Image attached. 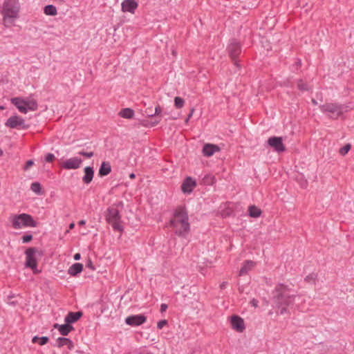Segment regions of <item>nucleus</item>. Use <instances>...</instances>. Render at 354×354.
Masks as SVG:
<instances>
[{"instance_id":"45","label":"nucleus","mask_w":354,"mask_h":354,"mask_svg":"<svg viewBox=\"0 0 354 354\" xmlns=\"http://www.w3.org/2000/svg\"><path fill=\"white\" fill-rule=\"evenodd\" d=\"M305 280L308 282L311 281L315 282V276L313 274L308 275L306 277Z\"/></svg>"},{"instance_id":"11","label":"nucleus","mask_w":354,"mask_h":354,"mask_svg":"<svg viewBox=\"0 0 354 354\" xmlns=\"http://www.w3.org/2000/svg\"><path fill=\"white\" fill-rule=\"evenodd\" d=\"M228 53L229 55L234 61V64L237 65V61L236 60V58L241 53V47L239 43L235 41L231 42L228 46Z\"/></svg>"},{"instance_id":"22","label":"nucleus","mask_w":354,"mask_h":354,"mask_svg":"<svg viewBox=\"0 0 354 354\" xmlns=\"http://www.w3.org/2000/svg\"><path fill=\"white\" fill-rule=\"evenodd\" d=\"M111 171V166L109 162H102L99 169V176H104Z\"/></svg>"},{"instance_id":"17","label":"nucleus","mask_w":354,"mask_h":354,"mask_svg":"<svg viewBox=\"0 0 354 354\" xmlns=\"http://www.w3.org/2000/svg\"><path fill=\"white\" fill-rule=\"evenodd\" d=\"M21 218V223L24 226L26 227H36L37 223L33 220L32 217L26 214H20Z\"/></svg>"},{"instance_id":"26","label":"nucleus","mask_w":354,"mask_h":354,"mask_svg":"<svg viewBox=\"0 0 354 354\" xmlns=\"http://www.w3.org/2000/svg\"><path fill=\"white\" fill-rule=\"evenodd\" d=\"M119 115L124 118H132L134 115V112L129 108L123 109L119 113Z\"/></svg>"},{"instance_id":"18","label":"nucleus","mask_w":354,"mask_h":354,"mask_svg":"<svg viewBox=\"0 0 354 354\" xmlns=\"http://www.w3.org/2000/svg\"><path fill=\"white\" fill-rule=\"evenodd\" d=\"M82 316L81 311L70 312L65 317V322L67 324H72L77 322Z\"/></svg>"},{"instance_id":"7","label":"nucleus","mask_w":354,"mask_h":354,"mask_svg":"<svg viewBox=\"0 0 354 354\" xmlns=\"http://www.w3.org/2000/svg\"><path fill=\"white\" fill-rule=\"evenodd\" d=\"M6 125L12 129L21 128L26 129L28 128V125L25 124L24 120L17 115L9 118L6 122Z\"/></svg>"},{"instance_id":"49","label":"nucleus","mask_w":354,"mask_h":354,"mask_svg":"<svg viewBox=\"0 0 354 354\" xmlns=\"http://www.w3.org/2000/svg\"><path fill=\"white\" fill-rule=\"evenodd\" d=\"M227 283L226 281H223L221 285H220V288L221 289H223L226 287Z\"/></svg>"},{"instance_id":"13","label":"nucleus","mask_w":354,"mask_h":354,"mask_svg":"<svg viewBox=\"0 0 354 354\" xmlns=\"http://www.w3.org/2000/svg\"><path fill=\"white\" fill-rule=\"evenodd\" d=\"M231 324L232 328L237 332L241 333L245 329L243 319L237 315H234L232 317Z\"/></svg>"},{"instance_id":"1","label":"nucleus","mask_w":354,"mask_h":354,"mask_svg":"<svg viewBox=\"0 0 354 354\" xmlns=\"http://www.w3.org/2000/svg\"><path fill=\"white\" fill-rule=\"evenodd\" d=\"M295 297V291L288 285L280 283L275 287L272 300L276 307L280 309L281 315L288 313L287 307L294 302Z\"/></svg>"},{"instance_id":"48","label":"nucleus","mask_w":354,"mask_h":354,"mask_svg":"<svg viewBox=\"0 0 354 354\" xmlns=\"http://www.w3.org/2000/svg\"><path fill=\"white\" fill-rule=\"evenodd\" d=\"M80 257H81V256H80V254H79V253H77L74 255V259L76 261L80 260Z\"/></svg>"},{"instance_id":"58","label":"nucleus","mask_w":354,"mask_h":354,"mask_svg":"<svg viewBox=\"0 0 354 354\" xmlns=\"http://www.w3.org/2000/svg\"><path fill=\"white\" fill-rule=\"evenodd\" d=\"M0 109L3 110V109H4V107L3 106H1Z\"/></svg>"},{"instance_id":"10","label":"nucleus","mask_w":354,"mask_h":354,"mask_svg":"<svg viewBox=\"0 0 354 354\" xmlns=\"http://www.w3.org/2000/svg\"><path fill=\"white\" fill-rule=\"evenodd\" d=\"M82 162V160L77 157L71 158L67 159L62 163V167L66 169H77Z\"/></svg>"},{"instance_id":"4","label":"nucleus","mask_w":354,"mask_h":354,"mask_svg":"<svg viewBox=\"0 0 354 354\" xmlns=\"http://www.w3.org/2000/svg\"><path fill=\"white\" fill-rule=\"evenodd\" d=\"M321 110L332 119H337L344 112L351 109L350 106L338 104H326L320 106Z\"/></svg>"},{"instance_id":"31","label":"nucleus","mask_w":354,"mask_h":354,"mask_svg":"<svg viewBox=\"0 0 354 354\" xmlns=\"http://www.w3.org/2000/svg\"><path fill=\"white\" fill-rule=\"evenodd\" d=\"M31 190L37 194H42L40 183L37 182L32 183L30 186Z\"/></svg>"},{"instance_id":"27","label":"nucleus","mask_w":354,"mask_h":354,"mask_svg":"<svg viewBox=\"0 0 354 354\" xmlns=\"http://www.w3.org/2000/svg\"><path fill=\"white\" fill-rule=\"evenodd\" d=\"M72 330H73V327L66 323L59 326V331L62 335H67Z\"/></svg>"},{"instance_id":"34","label":"nucleus","mask_w":354,"mask_h":354,"mask_svg":"<svg viewBox=\"0 0 354 354\" xmlns=\"http://www.w3.org/2000/svg\"><path fill=\"white\" fill-rule=\"evenodd\" d=\"M203 182L205 184L212 185L214 182V177L211 175H207L204 177Z\"/></svg>"},{"instance_id":"23","label":"nucleus","mask_w":354,"mask_h":354,"mask_svg":"<svg viewBox=\"0 0 354 354\" xmlns=\"http://www.w3.org/2000/svg\"><path fill=\"white\" fill-rule=\"evenodd\" d=\"M83 270V265L80 263H76L72 265L68 270V273L71 276H75L78 273H80Z\"/></svg>"},{"instance_id":"14","label":"nucleus","mask_w":354,"mask_h":354,"mask_svg":"<svg viewBox=\"0 0 354 354\" xmlns=\"http://www.w3.org/2000/svg\"><path fill=\"white\" fill-rule=\"evenodd\" d=\"M196 185V181L191 177H187L182 184V191L185 193H190Z\"/></svg>"},{"instance_id":"2","label":"nucleus","mask_w":354,"mask_h":354,"mask_svg":"<svg viewBox=\"0 0 354 354\" xmlns=\"http://www.w3.org/2000/svg\"><path fill=\"white\" fill-rule=\"evenodd\" d=\"M170 226L174 229V233L178 236L185 237L189 231L190 225L188 221V215L186 209L178 207L174 213L170 221Z\"/></svg>"},{"instance_id":"3","label":"nucleus","mask_w":354,"mask_h":354,"mask_svg":"<svg viewBox=\"0 0 354 354\" xmlns=\"http://www.w3.org/2000/svg\"><path fill=\"white\" fill-rule=\"evenodd\" d=\"M20 5L18 0H6L1 13L3 16V25L6 28L15 26V21L19 17Z\"/></svg>"},{"instance_id":"36","label":"nucleus","mask_w":354,"mask_h":354,"mask_svg":"<svg viewBox=\"0 0 354 354\" xmlns=\"http://www.w3.org/2000/svg\"><path fill=\"white\" fill-rule=\"evenodd\" d=\"M80 155L82 156H84L86 158H91L93 156V152L92 151H90V152H84L83 151H79L78 153Z\"/></svg>"},{"instance_id":"9","label":"nucleus","mask_w":354,"mask_h":354,"mask_svg":"<svg viewBox=\"0 0 354 354\" xmlns=\"http://www.w3.org/2000/svg\"><path fill=\"white\" fill-rule=\"evenodd\" d=\"M146 317L143 315H136L129 316L126 318L127 324L132 326H140L146 322Z\"/></svg>"},{"instance_id":"33","label":"nucleus","mask_w":354,"mask_h":354,"mask_svg":"<svg viewBox=\"0 0 354 354\" xmlns=\"http://www.w3.org/2000/svg\"><path fill=\"white\" fill-rule=\"evenodd\" d=\"M351 148V145L350 144H346L339 149V153L342 156H345L350 151Z\"/></svg>"},{"instance_id":"39","label":"nucleus","mask_w":354,"mask_h":354,"mask_svg":"<svg viewBox=\"0 0 354 354\" xmlns=\"http://www.w3.org/2000/svg\"><path fill=\"white\" fill-rule=\"evenodd\" d=\"M167 324V321L166 319L161 320L158 322L157 327L159 329H161L163 326Z\"/></svg>"},{"instance_id":"40","label":"nucleus","mask_w":354,"mask_h":354,"mask_svg":"<svg viewBox=\"0 0 354 354\" xmlns=\"http://www.w3.org/2000/svg\"><path fill=\"white\" fill-rule=\"evenodd\" d=\"M34 165V162L32 160H29L26 162V165L24 167V170L28 169L30 167Z\"/></svg>"},{"instance_id":"46","label":"nucleus","mask_w":354,"mask_h":354,"mask_svg":"<svg viewBox=\"0 0 354 354\" xmlns=\"http://www.w3.org/2000/svg\"><path fill=\"white\" fill-rule=\"evenodd\" d=\"M167 309V305L165 304H162L160 306V312L163 313Z\"/></svg>"},{"instance_id":"41","label":"nucleus","mask_w":354,"mask_h":354,"mask_svg":"<svg viewBox=\"0 0 354 354\" xmlns=\"http://www.w3.org/2000/svg\"><path fill=\"white\" fill-rule=\"evenodd\" d=\"M161 113H162V108L160 106V105H157L155 107V111L153 113V115H160Z\"/></svg>"},{"instance_id":"55","label":"nucleus","mask_w":354,"mask_h":354,"mask_svg":"<svg viewBox=\"0 0 354 354\" xmlns=\"http://www.w3.org/2000/svg\"><path fill=\"white\" fill-rule=\"evenodd\" d=\"M312 102H313V104L314 105H317V101H316L315 100H314V99H313V100H312Z\"/></svg>"},{"instance_id":"44","label":"nucleus","mask_w":354,"mask_h":354,"mask_svg":"<svg viewBox=\"0 0 354 354\" xmlns=\"http://www.w3.org/2000/svg\"><path fill=\"white\" fill-rule=\"evenodd\" d=\"M86 267L90 268L92 270H95V267L91 261V260L89 259L86 264Z\"/></svg>"},{"instance_id":"42","label":"nucleus","mask_w":354,"mask_h":354,"mask_svg":"<svg viewBox=\"0 0 354 354\" xmlns=\"http://www.w3.org/2000/svg\"><path fill=\"white\" fill-rule=\"evenodd\" d=\"M46 161L50 162L55 159V156L53 153H48L46 156Z\"/></svg>"},{"instance_id":"35","label":"nucleus","mask_w":354,"mask_h":354,"mask_svg":"<svg viewBox=\"0 0 354 354\" xmlns=\"http://www.w3.org/2000/svg\"><path fill=\"white\" fill-rule=\"evenodd\" d=\"M297 88L301 91H306L308 90L307 86L306 84L301 80H299L297 83Z\"/></svg>"},{"instance_id":"47","label":"nucleus","mask_w":354,"mask_h":354,"mask_svg":"<svg viewBox=\"0 0 354 354\" xmlns=\"http://www.w3.org/2000/svg\"><path fill=\"white\" fill-rule=\"evenodd\" d=\"M250 304L255 308L258 306V301L255 299H252Z\"/></svg>"},{"instance_id":"12","label":"nucleus","mask_w":354,"mask_h":354,"mask_svg":"<svg viewBox=\"0 0 354 354\" xmlns=\"http://www.w3.org/2000/svg\"><path fill=\"white\" fill-rule=\"evenodd\" d=\"M138 6V3L135 0H124L121 3L122 11L133 14Z\"/></svg>"},{"instance_id":"6","label":"nucleus","mask_w":354,"mask_h":354,"mask_svg":"<svg viewBox=\"0 0 354 354\" xmlns=\"http://www.w3.org/2000/svg\"><path fill=\"white\" fill-rule=\"evenodd\" d=\"M26 256V266L32 270L34 273H38L39 271L37 268V254H39V252L35 248H29L25 252Z\"/></svg>"},{"instance_id":"21","label":"nucleus","mask_w":354,"mask_h":354,"mask_svg":"<svg viewBox=\"0 0 354 354\" xmlns=\"http://www.w3.org/2000/svg\"><path fill=\"white\" fill-rule=\"evenodd\" d=\"M58 347H62L64 346H67L68 348L71 350L73 348V342L68 338L66 337H59L56 340V344Z\"/></svg>"},{"instance_id":"5","label":"nucleus","mask_w":354,"mask_h":354,"mask_svg":"<svg viewBox=\"0 0 354 354\" xmlns=\"http://www.w3.org/2000/svg\"><path fill=\"white\" fill-rule=\"evenodd\" d=\"M106 221L110 223L115 230L122 232L123 228L120 224V216L118 209L111 207L107 209Z\"/></svg>"},{"instance_id":"24","label":"nucleus","mask_w":354,"mask_h":354,"mask_svg":"<svg viewBox=\"0 0 354 354\" xmlns=\"http://www.w3.org/2000/svg\"><path fill=\"white\" fill-rule=\"evenodd\" d=\"M25 108H27V111H36L37 109V103L36 100L31 99V100H25Z\"/></svg>"},{"instance_id":"37","label":"nucleus","mask_w":354,"mask_h":354,"mask_svg":"<svg viewBox=\"0 0 354 354\" xmlns=\"http://www.w3.org/2000/svg\"><path fill=\"white\" fill-rule=\"evenodd\" d=\"M22 239L24 243H28L32 239V236L31 234H26L22 237Z\"/></svg>"},{"instance_id":"54","label":"nucleus","mask_w":354,"mask_h":354,"mask_svg":"<svg viewBox=\"0 0 354 354\" xmlns=\"http://www.w3.org/2000/svg\"><path fill=\"white\" fill-rule=\"evenodd\" d=\"M129 177L131 178H134L136 177L135 174L133 173H131L130 175H129Z\"/></svg>"},{"instance_id":"50","label":"nucleus","mask_w":354,"mask_h":354,"mask_svg":"<svg viewBox=\"0 0 354 354\" xmlns=\"http://www.w3.org/2000/svg\"><path fill=\"white\" fill-rule=\"evenodd\" d=\"M159 122H160L159 120L152 122L151 123V127H154V126L157 125V124L159 123Z\"/></svg>"},{"instance_id":"19","label":"nucleus","mask_w":354,"mask_h":354,"mask_svg":"<svg viewBox=\"0 0 354 354\" xmlns=\"http://www.w3.org/2000/svg\"><path fill=\"white\" fill-rule=\"evenodd\" d=\"M94 171L91 167H86L84 168V176L82 178V180L85 184H89L93 178Z\"/></svg>"},{"instance_id":"29","label":"nucleus","mask_w":354,"mask_h":354,"mask_svg":"<svg viewBox=\"0 0 354 354\" xmlns=\"http://www.w3.org/2000/svg\"><path fill=\"white\" fill-rule=\"evenodd\" d=\"M44 12L47 15L55 16L57 15V9L53 5H48L44 8Z\"/></svg>"},{"instance_id":"57","label":"nucleus","mask_w":354,"mask_h":354,"mask_svg":"<svg viewBox=\"0 0 354 354\" xmlns=\"http://www.w3.org/2000/svg\"><path fill=\"white\" fill-rule=\"evenodd\" d=\"M3 153L2 149H0V156H2V155H3Z\"/></svg>"},{"instance_id":"16","label":"nucleus","mask_w":354,"mask_h":354,"mask_svg":"<svg viewBox=\"0 0 354 354\" xmlns=\"http://www.w3.org/2000/svg\"><path fill=\"white\" fill-rule=\"evenodd\" d=\"M11 102L17 106L21 113H26L27 108H25V99L21 97H14L11 99Z\"/></svg>"},{"instance_id":"30","label":"nucleus","mask_w":354,"mask_h":354,"mask_svg":"<svg viewBox=\"0 0 354 354\" xmlns=\"http://www.w3.org/2000/svg\"><path fill=\"white\" fill-rule=\"evenodd\" d=\"M32 342L33 343L38 342L40 345L43 346V345H45L48 342V337H46V336H44L41 337H38L37 336H35L32 338Z\"/></svg>"},{"instance_id":"59","label":"nucleus","mask_w":354,"mask_h":354,"mask_svg":"<svg viewBox=\"0 0 354 354\" xmlns=\"http://www.w3.org/2000/svg\"><path fill=\"white\" fill-rule=\"evenodd\" d=\"M172 53H173L174 55H175L176 52L174 50H173Z\"/></svg>"},{"instance_id":"51","label":"nucleus","mask_w":354,"mask_h":354,"mask_svg":"<svg viewBox=\"0 0 354 354\" xmlns=\"http://www.w3.org/2000/svg\"><path fill=\"white\" fill-rule=\"evenodd\" d=\"M79 225H84L86 223V221L84 220H81L79 221Z\"/></svg>"},{"instance_id":"52","label":"nucleus","mask_w":354,"mask_h":354,"mask_svg":"<svg viewBox=\"0 0 354 354\" xmlns=\"http://www.w3.org/2000/svg\"><path fill=\"white\" fill-rule=\"evenodd\" d=\"M74 227H75V224H74L73 223H71V224L69 225V229H70V230L73 229V228H74Z\"/></svg>"},{"instance_id":"15","label":"nucleus","mask_w":354,"mask_h":354,"mask_svg":"<svg viewBox=\"0 0 354 354\" xmlns=\"http://www.w3.org/2000/svg\"><path fill=\"white\" fill-rule=\"evenodd\" d=\"M220 151V147L214 144H205L203 149V153L204 156L209 157L215 152Z\"/></svg>"},{"instance_id":"53","label":"nucleus","mask_w":354,"mask_h":354,"mask_svg":"<svg viewBox=\"0 0 354 354\" xmlns=\"http://www.w3.org/2000/svg\"><path fill=\"white\" fill-rule=\"evenodd\" d=\"M61 326V325H59L58 324H54V328H58V330H59V326Z\"/></svg>"},{"instance_id":"32","label":"nucleus","mask_w":354,"mask_h":354,"mask_svg":"<svg viewBox=\"0 0 354 354\" xmlns=\"http://www.w3.org/2000/svg\"><path fill=\"white\" fill-rule=\"evenodd\" d=\"M185 104V100L180 97H176L174 98V106L176 109L182 108Z\"/></svg>"},{"instance_id":"8","label":"nucleus","mask_w":354,"mask_h":354,"mask_svg":"<svg viewBox=\"0 0 354 354\" xmlns=\"http://www.w3.org/2000/svg\"><path fill=\"white\" fill-rule=\"evenodd\" d=\"M268 144L277 153L283 152L286 151V147L283 143V138L281 137H270L268 140Z\"/></svg>"},{"instance_id":"56","label":"nucleus","mask_w":354,"mask_h":354,"mask_svg":"<svg viewBox=\"0 0 354 354\" xmlns=\"http://www.w3.org/2000/svg\"><path fill=\"white\" fill-rule=\"evenodd\" d=\"M239 290L240 292H243V289L242 288H239Z\"/></svg>"},{"instance_id":"25","label":"nucleus","mask_w":354,"mask_h":354,"mask_svg":"<svg viewBox=\"0 0 354 354\" xmlns=\"http://www.w3.org/2000/svg\"><path fill=\"white\" fill-rule=\"evenodd\" d=\"M249 214L252 218H258L261 214V211L255 205H251L248 208Z\"/></svg>"},{"instance_id":"28","label":"nucleus","mask_w":354,"mask_h":354,"mask_svg":"<svg viewBox=\"0 0 354 354\" xmlns=\"http://www.w3.org/2000/svg\"><path fill=\"white\" fill-rule=\"evenodd\" d=\"M12 226L15 229H19L21 227L22 223H21V218L19 215H15L12 217Z\"/></svg>"},{"instance_id":"38","label":"nucleus","mask_w":354,"mask_h":354,"mask_svg":"<svg viewBox=\"0 0 354 354\" xmlns=\"http://www.w3.org/2000/svg\"><path fill=\"white\" fill-rule=\"evenodd\" d=\"M194 111H195V109H194V107L191 108V109H190V112H189V113L188 114L187 118L185 119V122L186 124H187V123L189 122V119L192 117V115H193V113H194Z\"/></svg>"},{"instance_id":"20","label":"nucleus","mask_w":354,"mask_h":354,"mask_svg":"<svg viewBox=\"0 0 354 354\" xmlns=\"http://www.w3.org/2000/svg\"><path fill=\"white\" fill-rule=\"evenodd\" d=\"M255 264V262L251 260H247L239 271V276L246 274L250 270H252Z\"/></svg>"},{"instance_id":"43","label":"nucleus","mask_w":354,"mask_h":354,"mask_svg":"<svg viewBox=\"0 0 354 354\" xmlns=\"http://www.w3.org/2000/svg\"><path fill=\"white\" fill-rule=\"evenodd\" d=\"M145 113H146L147 117H149V118H152V117L155 116V115H153L154 112L152 111L151 108L147 109L145 110Z\"/></svg>"}]
</instances>
